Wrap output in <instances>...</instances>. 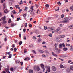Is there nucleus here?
Here are the masks:
<instances>
[{
    "label": "nucleus",
    "instance_id": "obj_1",
    "mask_svg": "<svg viewBox=\"0 0 73 73\" xmlns=\"http://www.w3.org/2000/svg\"><path fill=\"white\" fill-rule=\"evenodd\" d=\"M34 69L35 70H37V71H39V70H40V67L38 66H34Z\"/></svg>",
    "mask_w": 73,
    "mask_h": 73
},
{
    "label": "nucleus",
    "instance_id": "obj_2",
    "mask_svg": "<svg viewBox=\"0 0 73 73\" xmlns=\"http://www.w3.org/2000/svg\"><path fill=\"white\" fill-rule=\"evenodd\" d=\"M46 69L47 70V71L48 72H50V67L49 66H46Z\"/></svg>",
    "mask_w": 73,
    "mask_h": 73
},
{
    "label": "nucleus",
    "instance_id": "obj_3",
    "mask_svg": "<svg viewBox=\"0 0 73 73\" xmlns=\"http://www.w3.org/2000/svg\"><path fill=\"white\" fill-rule=\"evenodd\" d=\"M62 46H63V47H65V46L64 43H63L62 44H59V48H61L62 47Z\"/></svg>",
    "mask_w": 73,
    "mask_h": 73
},
{
    "label": "nucleus",
    "instance_id": "obj_4",
    "mask_svg": "<svg viewBox=\"0 0 73 73\" xmlns=\"http://www.w3.org/2000/svg\"><path fill=\"white\" fill-rule=\"evenodd\" d=\"M14 0H10L9 1V4L10 5H12V3L13 2Z\"/></svg>",
    "mask_w": 73,
    "mask_h": 73
},
{
    "label": "nucleus",
    "instance_id": "obj_5",
    "mask_svg": "<svg viewBox=\"0 0 73 73\" xmlns=\"http://www.w3.org/2000/svg\"><path fill=\"white\" fill-rule=\"evenodd\" d=\"M52 70L53 71H55L57 70V69L55 67H54V66H53L52 67Z\"/></svg>",
    "mask_w": 73,
    "mask_h": 73
},
{
    "label": "nucleus",
    "instance_id": "obj_6",
    "mask_svg": "<svg viewBox=\"0 0 73 73\" xmlns=\"http://www.w3.org/2000/svg\"><path fill=\"white\" fill-rule=\"evenodd\" d=\"M41 66L42 69H43V71H44V70H45V69L44 68V65L43 64H41Z\"/></svg>",
    "mask_w": 73,
    "mask_h": 73
},
{
    "label": "nucleus",
    "instance_id": "obj_7",
    "mask_svg": "<svg viewBox=\"0 0 73 73\" xmlns=\"http://www.w3.org/2000/svg\"><path fill=\"white\" fill-rule=\"evenodd\" d=\"M1 19L3 21H5V20H6V17L4 16L3 17L1 18Z\"/></svg>",
    "mask_w": 73,
    "mask_h": 73
},
{
    "label": "nucleus",
    "instance_id": "obj_8",
    "mask_svg": "<svg viewBox=\"0 0 73 73\" xmlns=\"http://www.w3.org/2000/svg\"><path fill=\"white\" fill-rule=\"evenodd\" d=\"M25 61H29V60H30V58L29 57H26L25 59H24Z\"/></svg>",
    "mask_w": 73,
    "mask_h": 73
},
{
    "label": "nucleus",
    "instance_id": "obj_9",
    "mask_svg": "<svg viewBox=\"0 0 73 73\" xmlns=\"http://www.w3.org/2000/svg\"><path fill=\"white\" fill-rule=\"evenodd\" d=\"M52 55L54 56H55V57H58V56L57 55V54H54L53 52H52Z\"/></svg>",
    "mask_w": 73,
    "mask_h": 73
},
{
    "label": "nucleus",
    "instance_id": "obj_10",
    "mask_svg": "<svg viewBox=\"0 0 73 73\" xmlns=\"http://www.w3.org/2000/svg\"><path fill=\"white\" fill-rule=\"evenodd\" d=\"M55 50H57L56 52H57L58 53H59V52H60V51L58 50V49L57 47H55Z\"/></svg>",
    "mask_w": 73,
    "mask_h": 73
},
{
    "label": "nucleus",
    "instance_id": "obj_11",
    "mask_svg": "<svg viewBox=\"0 0 73 73\" xmlns=\"http://www.w3.org/2000/svg\"><path fill=\"white\" fill-rule=\"evenodd\" d=\"M69 28H70V29H73V25L70 26H69Z\"/></svg>",
    "mask_w": 73,
    "mask_h": 73
},
{
    "label": "nucleus",
    "instance_id": "obj_12",
    "mask_svg": "<svg viewBox=\"0 0 73 73\" xmlns=\"http://www.w3.org/2000/svg\"><path fill=\"white\" fill-rule=\"evenodd\" d=\"M29 73H33V71L31 69H30L29 70Z\"/></svg>",
    "mask_w": 73,
    "mask_h": 73
},
{
    "label": "nucleus",
    "instance_id": "obj_13",
    "mask_svg": "<svg viewBox=\"0 0 73 73\" xmlns=\"http://www.w3.org/2000/svg\"><path fill=\"white\" fill-rule=\"evenodd\" d=\"M63 20H64V21H68V20H69V19H68V18H66L63 19Z\"/></svg>",
    "mask_w": 73,
    "mask_h": 73
},
{
    "label": "nucleus",
    "instance_id": "obj_14",
    "mask_svg": "<svg viewBox=\"0 0 73 73\" xmlns=\"http://www.w3.org/2000/svg\"><path fill=\"white\" fill-rule=\"evenodd\" d=\"M60 29V27H58V28H57V29L55 31H54V32H58L59 31V30Z\"/></svg>",
    "mask_w": 73,
    "mask_h": 73
},
{
    "label": "nucleus",
    "instance_id": "obj_15",
    "mask_svg": "<svg viewBox=\"0 0 73 73\" xmlns=\"http://www.w3.org/2000/svg\"><path fill=\"white\" fill-rule=\"evenodd\" d=\"M23 4V1L21 0L20 1V3H19V4L21 5V4Z\"/></svg>",
    "mask_w": 73,
    "mask_h": 73
},
{
    "label": "nucleus",
    "instance_id": "obj_16",
    "mask_svg": "<svg viewBox=\"0 0 73 73\" xmlns=\"http://www.w3.org/2000/svg\"><path fill=\"white\" fill-rule=\"evenodd\" d=\"M70 69L71 70H73V66H71L70 67Z\"/></svg>",
    "mask_w": 73,
    "mask_h": 73
},
{
    "label": "nucleus",
    "instance_id": "obj_17",
    "mask_svg": "<svg viewBox=\"0 0 73 73\" xmlns=\"http://www.w3.org/2000/svg\"><path fill=\"white\" fill-rule=\"evenodd\" d=\"M70 50H72V51L73 50V48L72 46H71L70 47Z\"/></svg>",
    "mask_w": 73,
    "mask_h": 73
},
{
    "label": "nucleus",
    "instance_id": "obj_18",
    "mask_svg": "<svg viewBox=\"0 0 73 73\" xmlns=\"http://www.w3.org/2000/svg\"><path fill=\"white\" fill-rule=\"evenodd\" d=\"M11 57H12V54H10L9 55L8 58H11Z\"/></svg>",
    "mask_w": 73,
    "mask_h": 73
},
{
    "label": "nucleus",
    "instance_id": "obj_19",
    "mask_svg": "<svg viewBox=\"0 0 73 73\" xmlns=\"http://www.w3.org/2000/svg\"><path fill=\"white\" fill-rule=\"evenodd\" d=\"M3 7H4V8H6V5L4 3L3 4Z\"/></svg>",
    "mask_w": 73,
    "mask_h": 73
},
{
    "label": "nucleus",
    "instance_id": "obj_20",
    "mask_svg": "<svg viewBox=\"0 0 73 73\" xmlns=\"http://www.w3.org/2000/svg\"><path fill=\"white\" fill-rule=\"evenodd\" d=\"M65 37V35H60V38H64Z\"/></svg>",
    "mask_w": 73,
    "mask_h": 73
},
{
    "label": "nucleus",
    "instance_id": "obj_21",
    "mask_svg": "<svg viewBox=\"0 0 73 73\" xmlns=\"http://www.w3.org/2000/svg\"><path fill=\"white\" fill-rule=\"evenodd\" d=\"M14 68H10V70L11 71V72L12 71H13V70H14Z\"/></svg>",
    "mask_w": 73,
    "mask_h": 73
},
{
    "label": "nucleus",
    "instance_id": "obj_22",
    "mask_svg": "<svg viewBox=\"0 0 73 73\" xmlns=\"http://www.w3.org/2000/svg\"><path fill=\"white\" fill-rule=\"evenodd\" d=\"M70 9L72 11H73V6L70 7Z\"/></svg>",
    "mask_w": 73,
    "mask_h": 73
},
{
    "label": "nucleus",
    "instance_id": "obj_23",
    "mask_svg": "<svg viewBox=\"0 0 73 73\" xmlns=\"http://www.w3.org/2000/svg\"><path fill=\"white\" fill-rule=\"evenodd\" d=\"M7 23V21H3L2 22V24H6Z\"/></svg>",
    "mask_w": 73,
    "mask_h": 73
},
{
    "label": "nucleus",
    "instance_id": "obj_24",
    "mask_svg": "<svg viewBox=\"0 0 73 73\" xmlns=\"http://www.w3.org/2000/svg\"><path fill=\"white\" fill-rule=\"evenodd\" d=\"M24 10L25 11H27V10H28V7H25Z\"/></svg>",
    "mask_w": 73,
    "mask_h": 73
},
{
    "label": "nucleus",
    "instance_id": "obj_25",
    "mask_svg": "<svg viewBox=\"0 0 73 73\" xmlns=\"http://www.w3.org/2000/svg\"><path fill=\"white\" fill-rule=\"evenodd\" d=\"M27 52V49H25L24 50V53H26Z\"/></svg>",
    "mask_w": 73,
    "mask_h": 73
},
{
    "label": "nucleus",
    "instance_id": "obj_26",
    "mask_svg": "<svg viewBox=\"0 0 73 73\" xmlns=\"http://www.w3.org/2000/svg\"><path fill=\"white\" fill-rule=\"evenodd\" d=\"M35 33L36 34H38V30H36L35 31Z\"/></svg>",
    "mask_w": 73,
    "mask_h": 73
},
{
    "label": "nucleus",
    "instance_id": "obj_27",
    "mask_svg": "<svg viewBox=\"0 0 73 73\" xmlns=\"http://www.w3.org/2000/svg\"><path fill=\"white\" fill-rule=\"evenodd\" d=\"M22 43H23V42H22V41H21L19 43V45H21L22 44Z\"/></svg>",
    "mask_w": 73,
    "mask_h": 73
},
{
    "label": "nucleus",
    "instance_id": "obj_28",
    "mask_svg": "<svg viewBox=\"0 0 73 73\" xmlns=\"http://www.w3.org/2000/svg\"><path fill=\"white\" fill-rule=\"evenodd\" d=\"M3 16V13L0 12V17H1Z\"/></svg>",
    "mask_w": 73,
    "mask_h": 73
},
{
    "label": "nucleus",
    "instance_id": "obj_29",
    "mask_svg": "<svg viewBox=\"0 0 73 73\" xmlns=\"http://www.w3.org/2000/svg\"><path fill=\"white\" fill-rule=\"evenodd\" d=\"M6 72H7V73H10V72L9 71V69H7L6 70Z\"/></svg>",
    "mask_w": 73,
    "mask_h": 73
},
{
    "label": "nucleus",
    "instance_id": "obj_30",
    "mask_svg": "<svg viewBox=\"0 0 73 73\" xmlns=\"http://www.w3.org/2000/svg\"><path fill=\"white\" fill-rule=\"evenodd\" d=\"M63 50L64 51H66V50H67V48H64L63 49Z\"/></svg>",
    "mask_w": 73,
    "mask_h": 73
},
{
    "label": "nucleus",
    "instance_id": "obj_31",
    "mask_svg": "<svg viewBox=\"0 0 73 73\" xmlns=\"http://www.w3.org/2000/svg\"><path fill=\"white\" fill-rule=\"evenodd\" d=\"M42 56L43 57H46V55H42Z\"/></svg>",
    "mask_w": 73,
    "mask_h": 73
},
{
    "label": "nucleus",
    "instance_id": "obj_32",
    "mask_svg": "<svg viewBox=\"0 0 73 73\" xmlns=\"http://www.w3.org/2000/svg\"><path fill=\"white\" fill-rule=\"evenodd\" d=\"M45 6H46V7H49V5L48 4H46V5H45Z\"/></svg>",
    "mask_w": 73,
    "mask_h": 73
},
{
    "label": "nucleus",
    "instance_id": "obj_33",
    "mask_svg": "<svg viewBox=\"0 0 73 73\" xmlns=\"http://www.w3.org/2000/svg\"><path fill=\"white\" fill-rule=\"evenodd\" d=\"M60 68H64V66H63V65H60Z\"/></svg>",
    "mask_w": 73,
    "mask_h": 73
},
{
    "label": "nucleus",
    "instance_id": "obj_34",
    "mask_svg": "<svg viewBox=\"0 0 73 73\" xmlns=\"http://www.w3.org/2000/svg\"><path fill=\"white\" fill-rule=\"evenodd\" d=\"M33 38L34 40H36L37 39V38H36V37L35 36L33 37Z\"/></svg>",
    "mask_w": 73,
    "mask_h": 73
},
{
    "label": "nucleus",
    "instance_id": "obj_35",
    "mask_svg": "<svg viewBox=\"0 0 73 73\" xmlns=\"http://www.w3.org/2000/svg\"><path fill=\"white\" fill-rule=\"evenodd\" d=\"M32 52H33L34 53H35V54H36V52L35 51L33 50H32Z\"/></svg>",
    "mask_w": 73,
    "mask_h": 73
},
{
    "label": "nucleus",
    "instance_id": "obj_36",
    "mask_svg": "<svg viewBox=\"0 0 73 73\" xmlns=\"http://www.w3.org/2000/svg\"><path fill=\"white\" fill-rule=\"evenodd\" d=\"M57 4L58 5H61V2H60L59 1V2H58L57 3Z\"/></svg>",
    "mask_w": 73,
    "mask_h": 73
},
{
    "label": "nucleus",
    "instance_id": "obj_37",
    "mask_svg": "<svg viewBox=\"0 0 73 73\" xmlns=\"http://www.w3.org/2000/svg\"><path fill=\"white\" fill-rule=\"evenodd\" d=\"M44 29L45 30H46V29H48V28H47V27H46L45 26H44Z\"/></svg>",
    "mask_w": 73,
    "mask_h": 73
},
{
    "label": "nucleus",
    "instance_id": "obj_38",
    "mask_svg": "<svg viewBox=\"0 0 73 73\" xmlns=\"http://www.w3.org/2000/svg\"><path fill=\"white\" fill-rule=\"evenodd\" d=\"M64 15L62 14L61 16V18H62V19H63L64 18Z\"/></svg>",
    "mask_w": 73,
    "mask_h": 73
},
{
    "label": "nucleus",
    "instance_id": "obj_39",
    "mask_svg": "<svg viewBox=\"0 0 73 73\" xmlns=\"http://www.w3.org/2000/svg\"><path fill=\"white\" fill-rule=\"evenodd\" d=\"M1 3H3L5 1V0H1Z\"/></svg>",
    "mask_w": 73,
    "mask_h": 73
},
{
    "label": "nucleus",
    "instance_id": "obj_40",
    "mask_svg": "<svg viewBox=\"0 0 73 73\" xmlns=\"http://www.w3.org/2000/svg\"><path fill=\"white\" fill-rule=\"evenodd\" d=\"M11 22V19H9L8 21V23H10Z\"/></svg>",
    "mask_w": 73,
    "mask_h": 73
},
{
    "label": "nucleus",
    "instance_id": "obj_41",
    "mask_svg": "<svg viewBox=\"0 0 73 73\" xmlns=\"http://www.w3.org/2000/svg\"><path fill=\"white\" fill-rule=\"evenodd\" d=\"M16 62L17 63V64H20V61H16Z\"/></svg>",
    "mask_w": 73,
    "mask_h": 73
},
{
    "label": "nucleus",
    "instance_id": "obj_42",
    "mask_svg": "<svg viewBox=\"0 0 73 73\" xmlns=\"http://www.w3.org/2000/svg\"><path fill=\"white\" fill-rule=\"evenodd\" d=\"M49 36L50 37H52V34L50 33V35H49Z\"/></svg>",
    "mask_w": 73,
    "mask_h": 73
},
{
    "label": "nucleus",
    "instance_id": "obj_43",
    "mask_svg": "<svg viewBox=\"0 0 73 73\" xmlns=\"http://www.w3.org/2000/svg\"><path fill=\"white\" fill-rule=\"evenodd\" d=\"M40 53H44V51H42V50H41L40 51Z\"/></svg>",
    "mask_w": 73,
    "mask_h": 73
},
{
    "label": "nucleus",
    "instance_id": "obj_44",
    "mask_svg": "<svg viewBox=\"0 0 73 73\" xmlns=\"http://www.w3.org/2000/svg\"><path fill=\"white\" fill-rule=\"evenodd\" d=\"M67 22H68V21H61V23H66Z\"/></svg>",
    "mask_w": 73,
    "mask_h": 73
},
{
    "label": "nucleus",
    "instance_id": "obj_45",
    "mask_svg": "<svg viewBox=\"0 0 73 73\" xmlns=\"http://www.w3.org/2000/svg\"><path fill=\"white\" fill-rule=\"evenodd\" d=\"M14 51L16 52V50H17V49H16V48H14Z\"/></svg>",
    "mask_w": 73,
    "mask_h": 73
},
{
    "label": "nucleus",
    "instance_id": "obj_46",
    "mask_svg": "<svg viewBox=\"0 0 73 73\" xmlns=\"http://www.w3.org/2000/svg\"><path fill=\"white\" fill-rule=\"evenodd\" d=\"M59 10H60V9H59V7H58V9H56L55 11H59Z\"/></svg>",
    "mask_w": 73,
    "mask_h": 73
},
{
    "label": "nucleus",
    "instance_id": "obj_47",
    "mask_svg": "<svg viewBox=\"0 0 73 73\" xmlns=\"http://www.w3.org/2000/svg\"><path fill=\"white\" fill-rule=\"evenodd\" d=\"M13 13H14V14H16V12L15 10H13Z\"/></svg>",
    "mask_w": 73,
    "mask_h": 73
},
{
    "label": "nucleus",
    "instance_id": "obj_48",
    "mask_svg": "<svg viewBox=\"0 0 73 73\" xmlns=\"http://www.w3.org/2000/svg\"><path fill=\"white\" fill-rule=\"evenodd\" d=\"M11 27H14V26H15V25H14L13 24H11Z\"/></svg>",
    "mask_w": 73,
    "mask_h": 73
},
{
    "label": "nucleus",
    "instance_id": "obj_49",
    "mask_svg": "<svg viewBox=\"0 0 73 73\" xmlns=\"http://www.w3.org/2000/svg\"><path fill=\"white\" fill-rule=\"evenodd\" d=\"M20 11H22V9H20L19 10V13H20L21 12Z\"/></svg>",
    "mask_w": 73,
    "mask_h": 73
},
{
    "label": "nucleus",
    "instance_id": "obj_50",
    "mask_svg": "<svg viewBox=\"0 0 73 73\" xmlns=\"http://www.w3.org/2000/svg\"><path fill=\"white\" fill-rule=\"evenodd\" d=\"M35 6L36 8H38V5L37 4H35Z\"/></svg>",
    "mask_w": 73,
    "mask_h": 73
},
{
    "label": "nucleus",
    "instance_id": "obj_51",
    "mask_svg": "<svg viewBox=\"0 0 73 73\" xmlns=\"http://www.w3.org/2000/svg\"><path fill=\"white\" fill-rule=\"evenodd\" d=\"M4 41L5 42V41H7V37H6L5 38V39H4Z\"/></svg>",
    "mask_w": 73,
    "mask_h": 73
},
{
    "label": "nucleus",
    "instance_id": "obj_52",
    "mask_svg": "<svg viewBox=\"0 0 73 73\" xmlns=\"http://www.w3.org/2000/svg\"><path fill=\"white\" fill-rule=\"evenodd\" d=\"M12 47L13 48H14L15 47V44H12Z\"/></svg>",
    "mask_w": 73,
    "mask_h": 73
},
{
    "label": "nucleus",
    "instance_id": "obj_53",
    "mask_svg": "<svg viewBox=\"0 0 73 73\" xmlns=\"http://www.w3.org/2000/svg\"><path fill=\"white\" fill-rule=\"evenodd\" d=\"M55 47H57V43H55Z\"/></svg>",
    "mask_w": 73,
    "mask_h": 73
},
{
    "label": "nucleus",
    "instance_id": "obj_54",
    "mask_svg": "<svg viewBox=\"0 0 73 73\" xmlns=\"http://www.w3.org/2000/svg\"><path fill=\"white\" fill-rule=\"evenodd\" d=\"M29 27H32V25L31 24H30L29 25Z\"/></svg>",
    "mask_w": 73,
    "mask_h": 73
},
{
    "label": "nucleus",
    "instance_id": "obj_55",
    "mask_svg": "<svg viewBox=\"0 0 73 73\" xmlns=\"http://www.w3.org/2000/svg\"><path fill=\"white\" fill-rule=\"evenodd\" d=\"M17 21H19L20 19V18H17Z\"/></svg>",
    "mask_w": 73,
    "mask_h": 73
},
{
    "label": "nucleus",
    "instance_id": "obj_56",
    "mask_svg": "<svg viewBox=\"0 0 73 73\" xmlns=\"http://www.w3.org/2000/svg\"><path fill=\"white\" fill-rule=\"evenodd\" d=\"M23 39L24 40H26V36H24V37H23Z\"/></svg>",
    "mask_w": 73,
    "mask_h": 73
},
{
    "label": "nucleus",
    "instance_id": "obj_57",
    "mask_svg": "<svg viewBox=\"0 0 73 73\" xmlns=\"http://www.w3.org/2000/svg\"><path fill=\"white\" fill-rule=\"evenodd\" d=\"M15 7L16 8H17V7H19V5H15Z\"/></svg>",
    "mask_w": 73,
    "mask_h": 73
},
{
    "label": "nucleus",
    "instance_id": "obj_58",
    "mask_svg": "<svg viewBox=\"0 0 73 73\" xmlns=\"http://www.w3.org/2000/svg\"><path fill=\"white\" fill-rule=\"evenodd\" d=\"M11 16L13 18V19H14V16H13V15H11Z\"/></svg>",
    "mask_w": 73,
    "mask_h": 73
},
{
    "label": "nucleus",
    "instance_id": "obj_59",
    "mask_svg": "<svg viewBox=\"0 0 73 73\" xmlns=\"http://www.w3.org/2000/svg\"><path fill=\"white\" fill-rule=\"evenodd\" d=\"M38 40L39 42H40V41H41V40L40 38H39Z\"/></svg>",
    "mask_w": 73,
    "mask_h": 73
},
{
    "label": "nucleus",
    "instance_id": "obj_60",
    "mask_svg": "<svg viewBox=\"0 0 73 73\" xmlns=\"http://www.w3.org/2000/svg\"><path fill=\"white\" fill-rule=\"evenodd\" d=\"M1 68H2L1 64H0V70H1Z\"/></svg>",
    "mask_w": 73,
    "mask_h": 73
},
{
    "label": "nucleus",
    "instance_id": "obj_61",
    "mask_svg": "<svg viewBox=\"0 0 73 73\" xmlns=\"http://www.w3.org/2000/svg\"><path fill=\"white\" fill-rule=\"evenodd\" d=\"M25 27H27V23H25Z\"/></svg>",
    "mask_w": 73,
    "mask_h": 73
},
{
    "label": "nucleus",
    "instance_id": "obj_62",
    "mask_svg": "<svg viewBox=\"0 0 73 73\" xmlns=\"http://www.w3.org/2000/svg\"><path fill=\"white\" fill-rule=\"evenodd\" d=\"M26 31V29H23L24 32V33Z\"/></svg>",
    "mask_w": 73,
    "mask_h": 73
},
{
    "label": "nucleus",
    "instance_id": "obj_63",
    "mask_svg": "<svg viewBox=\"0 0 73 73\" xmlns=\"http://www.w3.org/2000/svg\"><path fill=\"white\" fill-rule=\"evenodd\" d=\"M45 53H49V52H48V51H47V50H46L45 51Z\"/></svg>",
    "mask_w": 73,
    "mask_h": 73
},
{
    "label": "nucleus",
    "instance_id": "obj_64",
    "mask_svg": "<svg viewBox=\"0 0 73 73\" xmlns=\"http://www.w3.org/2000/svg\"><path fill=\"white\" fill-rule=\"evenodd\" d=\"M23 16L24 17H25L26 16V15H25V14H23Z\"/></svg>",
    "mask_w": 73,
    "mask_h": 73
}]
</instances>
